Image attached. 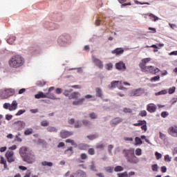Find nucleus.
Segmentation results:
<instances>
[{
  "mask_svg": "<svg viewBox=\"0 0 177 177\" xmlns=\"http://www.w3.org/2000/svg\"><path fill=\"white\" fill-rule=\"evenodd\" d=\"M123 154L124 157H126L128 162H130L131 164H138V159H136V156H135V153H133V150L124 149L123 150Z\"/></svg>",
  "mask_w": 177,
  "mask_h": 177,
  "instance_id": "f03ea898",
  "label": "nucleus"
},
{
  "mask_svg": "<svg viewBox=\"0 0 177 177\" xmlns=\"http://www.w3.org/2000/svg\"><path fill=\"white\" fill-rule=\"evenodd\" d=\"M41 164L42 167H53V163L52 162H48L46 160L42 161Z\"/></svg>",
  "mask_w": 177,
  "mask_h": 177,
  "instance_id": "7c9ffc66",
  "label": "nucleus"
},
{
  "mask_svg": "<svg viewBox=\"0 0 177 177\" xmlns=\"http://www.w3.org/2000/svg\"><path fill=\"white\" fill-rule=\"evenodd\" d=\"M15 125H16L18 131H21L26 128V123L24 121L19 120L15 122Z\"/></svg>",
  "mask_w": 177,
  "mask_h": 177,
  "instance_id": "4468645a",
  "label": "nucleus"
},
{
  "mask_svg": "<svg viewBox=\"0 0 177 177\" xmlns=\"http://www.w3.org/2000/svg\"><path fill=\"white\" fill-rule=\"evenodd\" d=\"M147 110L149 113H154L157 110V106L154 104H149L147 105Z\"/></svg>",
  "mask_w": 177,
  "mask_h": 177,
  "instance_id": "f3484780",
  "label": "nucleus"
},
{
  "mask_svg": "<svg viewBox=\"0 0 177 177\" xmlns=\"http://www.w3.org/2000/svg\"><path fill=\"white\" fill-rule=\"evenodd\" d=\"M65 142L66 143H71L72 146H77V143L75 142V141H74V140L67 139Z\"/></svg>",
  "mask_w": 177,
  "mask_h": 177,
  "instance_id": "a19ab883",
  "label": "nucleus"
},
{
  "mask_svg": "<svg viewBox=\"0 0 177 177\" xmlns=\"http://www.w3.org/2000/svg\"><path fill=\"white\" fill-rule=\"evenodd\" d=\"M135 142H136L135 146L143 145V142L142 141V140L139 137H136Z\"/></svg>",
  "mask_w": 177,
  "mask_h": 177,
  "instance_id": "473e14b6",
  "label": "nucleus"
},
{
  "mask_svg": "<svg viewBox=\"0 0 177 177\" xmlns=\"http://www.w3.org/2000/svg\"><path fill=\"white\" fill-rule=\"evenodd\" d=\"M79 97H81V93L78 91H75L73 93H71V95L68 96V99H78Z\"/></svg>",
  "mask_w": 177,
  "mask_h": 177,
  "instance_id": "a211bd4d",
  "label": "nucleus"
},
{
  "mask_svg": "<svg viewBox=\"0 0 177 177\" xmlns=\"http://www.w3.org/2000/svg\"><path fill=\"white\" fill-rule=\"evenodd\" d=\"M80 158H82V160H86V158H88V155H86V153H82L80 155Z\"/></svg>",
  "mask_w": 177,
  "mask_h": 177,
  "instance_id": "338daca9",
  "label": "nucleus"
},
{
  "mask_svg": "<svg viewBox=\"0 0 177 177\" xmlns=\"http://www.w3.org/2000/svg\"><path fill=\"white\" fill-rule=\"evenodd\" d=\"M24 113H26V109H21L18 111L15 115H21L22 114H24Z\"/></svg>",
  "mask_w": 177,
  "mask_h": 177,
  "instance_id": "052dcab7",
  "label": "nucleus"
},
{
  "mask_svg": "<svg viewBox=\"0 0 177 177\" xmlns=\"http://www.w3.org/2000/svg\"><path fill=\"white\" fill-rule=\"evenodd\" d=\"M134 127L141 126L142 131L146 132L147 131V122L145 120H138L137 123L133 124Z\"/></svg>",
  "mask_w": 177,
  "mask_h": 177,
  "instance_id": "0eeeda50",
  "label": "nucleus"
},
{
  "mask_svg": "<svg viewBox=\"0 0 177 177\" xmlns=\"http://www.w3.org/2000/svg\"><path fill=\"white\" fill-rule=\"evenodd\" d=\"M167 132L169 135H170L171 136H173V138H177V126L174 125L170 127L168 129Z\"/></svg>",
  "mask_w": 177,
  "mask_h": 177,
  "instance_id": "9b49d317",
  "label": "nucleus"
},
{
  "mask_svg": "<svg viewBox=\"0 0 177 177\" xmlns=\"http://www.w3.org/2000/svg\"><path fill=\"white\" fill-rule=\"evenodd\" d=\"M172 160V158L169 157V155H166L165 156V161L167 162H171Z\"/></svg>",
  "mask_w": 177,
  "mask_h": 177,
  "instance_id": "3c124183",
  "label": "nucleus"
},
{
  "mask_svg": "<svg viewBox=\"0 0 177 177\" xmlns=\"http://www.w3.org/2000/svg\"><path fill=\"white\" fill-rule=\"evenodd\" d=\"M73 135H74V131H68L66 130H62L60 131V138L62 139L70 138V136H73Z\"/></svg>",
  "mask_w": 177,
  "mask_h": 177,
  "instance_id": "9d476101",
  "label": "nucleus"
},
{
  "mask_svg": "<svg viewBox=\"0 0 177 177\" xmlns=\"http://www.w3.org/2000/svg\"><path fill=\"white\" fill-rule=\"evenodd\" d=\"M78 74H82L84 73V67L76 68Z\"/></svg>",
  "mask_w": 177,
  "mask_h": 177,
  "instance_id": "6e6d98bb",
  "label": "nucleus"
},
{
  "mask_svg": "<svg viewBox=\"0 0 177 177\" xmlns=\"http://www.w3.org/2000/svg\"><path fill=\"white\" fill-rule=\"evenodd\" d=\"M3 109H6V110H9V109H10V103H5L3 104Z\"/></svg>",
  "mask_w": 177,
  "mask_h": 177,
  "instance_id": "69168bd1",
  "label": "nucleus"
},
{
  "mask_svg": "<svg viewBox=\"0 0 177 177\" xmlns=\"http://www.w3.org/2000/svg\"><path fill=\"white\" fill-rule=\"evenodd\" d=\"M0 164L3 165L5 169H8V165L6 164V160H5V158H3V156H1L0 158Z\"/></svg>",
  "mask_w": 177,
  "mask_h": 177,
  "instance_id": "c756f323",
  "label": "nucleus"
},
{
  "mask_svg": "<svg viewBox=\"0 0 177 177\" xmlns=\"http://www.w3.org/2000/svg\"><path fill=\"white\" fill-rule=\"evenodd\" d=\"M151 58L148 57V58H144L142 59L141 62L140 63L139 66L140 68H141L142 71H143V70H145L147 66H146V64H147V63H149V62H151Z\"/></svg>",
  "mask_w": 177,
  "mask_h": 177,
  "instance_id": "ddd939ff",
  "label": "nucleus"
},
{
  "mask_svg": "<svg viewBox=\"0 0 177 177\" xmlns=\"http://www.w3.org/2000/svg\"><path fill=\"white\" fill-rule=\"evenodd\" d=\"M136 154L137 156H142V149L138 148L136 149Z\"/></svg>",
  "mask_w": 177,
  "mask_h": 177,
  "instance_id": "0e129e2a",
  "label": "nucleus"
},
{
  "mask_svg": "<svg viewBox=\"0 0 177 177\" xmlns=\"http://www.w3.org/2000/svg\"><path fill=\"white\" fill-rule=\"evenodd\" d=\"M81 127H82V123L81 122V120H76L75 121L74 127L75 128H81Z\"/></svg>",
  "mask_w": 177,
  "mask_h": 177,
  "instance_id": "72a5a7b5",
  "label": "nucleus"
},
{
  "mask_svg": "<svg viewBox=\"0 0 177 177\" xmlns=\"http://www.w3.org/2000/svg\"><path fill=\"white\" fill-rule=\"evenodd\" d=\"M46 98L51 99L52 100H59V98H57L56 95H55V94L49 91H48V93H46Z\"/></svg>",
  "mask_w": 177,
  "mask_h": 177,
  "instance_id": "6ab92c4d",
  "label": "nucleus"
},
{
  "mask_svg": "<svg viewBox=\"0 0 177 177\" xmlns=\"http://www.w3.org/2000/svg\"><path fill=\"white\" fill-rule=\"evenodd\" d=\"M151 82H156V81H160V75L155 76L151 78Z\"/></svg>",
  "mask_w": 177,
  "mask_h": 177,
  "instance_id": "09e8293b",
  "label": "nucleus"
},
{
  "mask_svg": "<svg viewBox=\"0 0 177 177\" xmlns=\"http://www.w3.org/2000/svg\"><path fill=\"white\" fill-rule=\"evenodd\" d=\"M113 149H114V146L113 145H109L108 146V151L111 156H113Z\"/></svg>",
  "mask_w": 177,
  "mask_h": 177,
  "instance_id": "a18cd8bd",
  "label": "nucleus"
},
{
  "mask_svg": "<svg viewBox=\"0 0 177 177\" xmlns=\"http://www.w3.org/2000/svg\"><path fill=\"white\" fill-rule=\"evenodd\" d=\"M70 92H73V89H69V90H64L63 94L64 95V96H68Z\"/></svg>",
  "mask_w": 177,
  "mask_h": 177,
  "instance_id": "bf43d9fd",
  "label": "nucleus"
},
{
  "mask_svg": "<svg viewBox=\"0 0 177 177\" xmlns=\"http://www.w3.org/2000/svg\"><path fill=\"white\" fill-rule=\"evenodd\" d=\"M41 127H48V125H49V122L47 120H43L41 122Z\"/></svg>",
  "mask_w": 177,
  "mask_h": 177,
  "instance_id": "864d4df0",
  "label": "nucleus"
},
{
  "mask_svg": "<svg viewBox=\"0 0 177 177\" xmlns=\"http://www.w3.org/2000/svg\"><path fill=\"white\" fill-rule=\"evenodd\" d=\"M158 165L154 164L151 165V169L153 172H158Z\"/></svg>",
  "mask_w": 177,
  "mask_h": 177,
  "instance_id": "ea45409f",
  "label": "nucleus"
},
{
  "mask_svg": "<svg viewBox=\"0 0 177 177\" xmlns=\"http://www.w3.org/2000/svg\"><path fill=\"white\" fill-rule=\"evenodd\" d=\"M68 124H70V125H74L75 124V119L74 118L68 119Z\"/></svg>",
  "mask_w": 177,
  "mask_h": 177,
  "instance_id": "4d7b16f0",
  "label": "nucleus"
},
{
  "mask_svg": "<svg viewBox=\"0 0 177 177\" xmlns=\"http://www.w3.org/2000/svg\"><path fill=\"white\" fill-rule=\"evenodd\" d=\"M106 70L110 71V70H111L113 68V64H111V63L106 64Z\"/></svg>",
  "mask_w": 177,
  "mask_h": 177,
  "instance_id": "13d9d810",
  "label": "nucleus"
},
{
  "mask_svg": "<svg viewBox=\"0 0 177 177\" xmlns=\"http://www.w3.org/2000/svg\"><path fill=\"white\" fill-rule=\"evenodd\" d=\"M159 138L161 140H163L164 145H168V138H167V135L162 133L161 131L159 132Z\"/></svg>",
  "mask_w": 177,
  "mask_h": 177,
  "instance_id": "4be33fe9",
  "label": "nucleus"
},
{
  "mask_svg": "<svg viewBox=\"0 0 177 177\" xmlns=\"http://www.w3.org/2000/svg\"><path fill=\"white\" fill-rule=\"evenodd\" d=\"M25 162H27L29 165H32L35 162L37 158L35 157V154L34 153L30 152L26 156H25L22 159Z\"/></svg>",
  "mask_w": 177,
  "mask_h": 177,
  "instance_id": "20e7f679",
  "label": "nucleus"
},
{
  "mask_svg": "<svg viewBox=\"0 0 177 177\" xmlns=\"http://www.w3.org/2000/svg\"><path fill=\"white\" fill-rule=\"evenodd\" d=\"M96 97H103V90L100 87L95 88Z\"/></svg>",
  "mask_w": 177,
  "mask_h": 177,
  "instance_id": "412c9836",
  "label": "nucleus"
},
{
  "mask_svg": "<svg viewBox=\"0 0 177 177\" xmlns=\"http://www.w3.org/2000/svg\"><path fill=\"white\" fill-rule=\"evenodd\" d=\"M84 100H85V98L82 97V98H77V100H75L72 102V104L73 106H81V104H82V103H84Z\"/></svg>",
  "mask_w": 177,
  "mask_h": 177,
  "instance_id": "5701e85b",
  "label": "nucleus"
},
{
  "mask_svg": "<svg viewBox=\"0 0 177 177\" xmlns=\"http://www.w3.org/2000/svg\"><path fill=\"white\" fill-rule=\"evenodd\" d=\"M120 122H122V119L120 118H115L111 121L112 125H117L118 124H120Z\"/></svg>",
  "mask_w": 177,
  "mask_h": 177,
  "instance_id": "393cba45",
  "label": "nucleus"
},
{
  "mask_svg": "<svg viewBox=\"0 0 177 177\" xmlns=\"http://www.w3.org/2000/svg\"><path fill=\"white\" fill-rule=\"evenodd\" d=\"M33 130L32 129L30 128V129H27L26 130H25L24 131V135H31L32 134Z\"/></svg>",
  "mask_w": 177,
  "mask_h": 177,
  "instance_id": "49530a36",
  "label": "nucleus"
},
{
  "mask_svg": "<svg viewBox=\"0 0 177 177\" xmlns=\"http://www.w3.org/2000/svg\"><path fill=\"white\" fill-rule=\"evenodd\" d=\"M90 169H91V171H94L95 172H97V169H96V166L95 165V162H91V165L90 166Z\"/></svg>",
  "mask_w": 177,
  "mask_h": 177,
  "instance_id": "37998d69",
  "label": "nucleus"
},
{
  "mask_svg": "<svg viewBox=\"0 0 177 177\" xmlns=\"http://www.w3.org/2000/svg\"><path fill=\"white\" fill-rule=\"evenodd\" d=\"M149 17L152 21H157V20H158V17H157L153 14H150Z\"/></svg>",
  "mask_w": 177,
  "mask_h": 177,
  "instance_id": "c03bdc74",
  "label": "nucleus"
},
{
  "mask_svg": "<svg viewBox=\"0 0 177 177\" xmlns=\"http://www.w3.org/2000/svg\"><path fill=\"white\" fill-rule=\"evenodd\" d=\"M15 142H18L19 143H21L23 142V139L21 138V133H18L15 138Z\"/></svg>",
  "mask_w": 177,
  "mask_h": 177,
  "instance_id": "cd10ccee",
  "label": "nucleus"
},
{
  "mask_svg": "<svg viewBox=\"0 0 177 177\" xmlns=\"http://www.w3.org/2000/svg\"><path fill=\"white\" fill-rule=\"evenodd\" d=\"M155 156L156 157V160H160V158H162V155L158 152H156Z\"/></svg>",
  "mask_w": 177,
  "mask_h": 177,
  "instance_id": "e2e57ef3",
  "label": "nucleus"
},
{
  "mask_svg": "<svg viewBox=\"0 0 177 177\" xmlns=\"http://www.w3.org/2000/svg\"><path fill=\"white\" fill-rule=\"evenodd\" d=\"M25 61L23 56L20 55H16L12 56L8 61V66L11 68H19L24 65Z\"/></svg>",
  "mask_w": 177,
  "mask_h": 177,
  "instance_id": "f257e3e1",
  "label": "nucleus"
},
{
  "mask_svg": "<svg viewBox=\"0 0 177 177\" xmlns=\"http://www.w3.org/2000/svg\"><path fill=\"white\" fill-rule=\"evenodd\" d=\"M176 89V88H175V86H172L171 88H169L168 89V93H169V95H172V93H174L175 92Z\"/></svg>",
  "mask_w": 177,
  "mask_h": 177,
  "instance_id": "8fccbe9b",
  "label": "nucleus"
},
{
  "mask_svg": "<svg viewBox=\"0 0 177 177\" xmlns=\"http://www.w3.org/2000/svg\"><path fill=\"white\" fill-rule=\"evenodd\" d=\"M88 117H89L91 120H97V114L95 113V112L90 113L88 114Z\"/></svg>",
  "mask_w": 177,
  "mask_h": 177,
  "instance_id": "4c0bfd02",
  "label": "nucleus"
},
{
  "mask_svg": "<svg viewBox=\"0 0 177 177\" xmlns=\"http://www.w3.org/2000/svg\"><path fill=\"white\" fill-rule=\"evenodd\" d=\"M123 111L124 112V113H129V114H131V113H133V110L132 109H129V108H124V109H123Z\"/></svg>",
  "mask_w": 177,
  "mask_h": 177,
  "instance_id": "603ef678",
  "label": "nucleus"
},
{
  "mask_svg": "<svg viewBox=\"0 0 177 177\" xmlns=\"http://www.w3.org/2000/svg\"><path fill=\"white\" fill-rule=\"evenodd\" d=\"M15 88H2L0 90V99L5 100L15 95Z\"/></svg>",
  "mask_w": 177,
  "mask_h": 177,
  "instance_id": "7ed1b4c3",
  "label": "nucleus"
},
{
  "mask_svg": "<svg viewBox=\"0 0 177 177\" xmlns=\"http://www.w3.org/2000/svg\"><path fill=\"white\" fill-rule=\"evenodd\" d=\"M105 169L106 172H109L110 174H113V172H114V167H107Z\"/></svg>",
  "mask_w": 177,
  "mask_h": 177,
  "instance_id": "de8ad7c7",
  "label": "nucleus"
},
{
  "mask_svg": "<svg viewBox=\"0 0 177 177\" xmlns=\"http://www.w3.org/2000/svg\"><path fill=\"white\" fill-rule=\"evenodd\" d=\"M115 172H122V171H124V167L121 166H117L114 168Z\"/></svg>",
  "mask_w": 177,
  "mask_h": 177,
  "instance_id": "79ce46f5",
  "label": "nucleus"
},
{
  "mask_svg": "<svg viewBox=\"0 0 177 177\" xmlns=\"http://www.w3.org/2000/svg\"><path fill=\"white\" fill-rule=\"evenodd\" d=\"M88 154H90L91 156H95V149L93 148H90L88 150Z\"/></svg>",
  "mask_w": 177,
  "mask_h": 177,
  "instance_id": "5fc2aeb1",
  "label": "nucleus"
},
{
  "mask_svg": "<svg viewBox=\"0 0 177 177\" xmlns=\"http://www.w3.org/2000/svg\"><path fill=\"white\" fill-rule=\"evenodd\" d=\"M31 151L26 147H21L19 149V154L22 159H24L28 154H30Z\"/></svg>",
  "mask_w": 177,
  "mask_h": 177,
  "instance_id": "6e6552de",
  "label": "nucleus"
},
{
  "mask_svg": "<svg viewBox=\"0 0 177 177\" xmlns=\"http://www.w3.org/2000/svg\"><path fill=\"white\" fill-rule=\"evenodd\" d=\"M15 41H16V37L10 36V37L7 39V43L9 44V45H13Z\"/></svg>",
  "mask_w": 177,
  "mask_h": 177,
  "instance_id": "2f4dec72",
  "label": "nucleus"
},
{
  "mask_svg": "<svg viewBox=\"0 0 177 177\" xmlns=\"http://www.w3.org/2000/svg\"><path fill=\"white\" fill-rule=\"evenodd\" d=\"M120 85H122V82L121 81H113L108 86L109 89H114V88H118Z\"/></svg>",
  "mask_w": 177,
  "mask_h": 177,
  "instance_id": "2eb2a0df",
  "label": "nucleus"
},
{
  "mask_svg": "<svg viewBox=\"0 0 177 177\" xmlns=\"http://www.w3.org/2000/svg\"><path fill=\"white\" fill-rule=\"evenodd\" d=\"M17 100H13L12 104L10 106L9 111H15V110L17 109Z\"/></svg>",
  "mask_w": 177,
  "mask_h": 177,
  "instance_id": "b1692460",
  "label": "nucleus"
},
{
  "mask_svg": "<svg viewBox=\"0 0 177 177\" xmlns=\"http://www.w3.org/2000/svg\"><path fill=\"white\" fill-rule=\"evenodd\" d=\"M78 147L80 150H86L89 149V145H88V144L81 143L78 145Z\"/></svg>",
  "mask_w": 177,
  "mask_h": 177,
  "instance_id": "c85d7f7f",
  "label": "nucleus"
},
{
  "mask_svg": "<svg viewBox=\"0 0 177 177\" xmlns=\"http://www.w3.org/2000/svg\"><path fill=\"white\" fill-rule=\"evenodd\" d=\"M64 154H66L68 157H70V156H72L73 155V147H70L68 149L65 150Z\"/></svg>",
  "mask_w": 177,
  "mask_h": 177,
  "instance_id": "f704fd0d",
  "label": "nucleus"
},
{
  "mask_svg": "<svg viewBox=\"0 0 177 177\" xmlns=\"http://www.w3.org/2000/svg\"><path fill=\"white\" fill-rule=\"evenodd\" d=\"M97 7L99 8H102V6H103V1L102 0H97Z\"/></svg>",
  "mask_w": 177,
  "mask_h": 177,
  "instance_id": "680f3d73",
  "label": "nucleus"
},
{
  "mask_svg": "<svg viewBox=\"0 0 177 177\" xmlns=\"http://www.w3.org/2000/svg\"><path fill=\"white\" fill-rule=\"evenodd\" d=\"M140 115L141 117H146V115H147V112H146V111H141L140 113Z\"/></svg>",
  "mask_w": 177,
  "mask_h": 177,
  "instance_id": "774afa93",
  "label": "nucleus"
},
{
  "mask_svg": "<svg viewBox=\"0 0 177 177\" xmlns=\"http://www.w3.org/2000/svg\"><path fill=\"white\" fill-rule=\"evenodd\" d=\"M143 93H145V89L142 88L133 89L130 92V96H140V95H143Z\"/></svg>",
  "mask_w": 177,
  "mask_h": 177,
  "instance_id": "1a4fd4ad",
  "label": "nucleus"
},
{
  "mask_svg": "<svg viewBox=\"0 0 177 177\" xmlns=\"http://www.w3.org/2000/svg\"><path fill=\"white\" fill-rule=\"evenodd\" d=\"M75 175L78 177H86V173L82 170H77Z\"/></svg>",
  "mask_w": 177,
  "mask_h": 177,
  "instance_id": "bb28decb",
  "label": "nucleus"
},
{
  "mask_svg": "<svg viewBox=\"0 0 177 177\" xmlns=\"http://www.w3.org/2000/svg\"><path fill=\"white\" fill-rule=\"evenodd\" d=\"M47 131L48 132H57L59 131V129H57V128H56L55 127L50 126L47 128Z\"/></svg>",
  "mask_w": 177,
  "mask_h": 177,
  "instance_id": "e433bc0d",
  "label": "nucleus"
},
{
  "mask_svg": "<svg viewBox=\"0 0 177 177\" xmlns=\"http://www.w3.org/2000/svg\"><path fill=\"white\" fill-rule=\"evenodd\" d=\"M167 93H168V91L165 89V90H162V91H159L158 93H156L155 95L156 96H160L161 95H167Z\"/></svg>",
  "mask_w": 177,
  "mask_h": 177,
  "instance_id": "58836bf2",
  "label": "nucleus"
},
{
  "mask_svg": "<svg viewBox=\"0 0 177 177\" xmlns=\"http://www.w3.org/2000/svg\"><path fill=\"white\" fill-rule=\"evenodd\" d=\"M115 68L117 70H122V71H125L127 67L125 66V64L122 62H119L115 64Z\"/></svg>",
  "mask_w": 177,
  "mask_h": 177,
  "instance_id": "dca6fc26",
  "label": "nucleus"
},
{
  "mask_svg": "<svg viewBox=\"0 0 177 177\" xmlns=\"http://www.w3.org/2000/svg\"><path fill=\"white\" fill-rule=\"evenodd\" d=\"M144 73H151V74H157L160 73V69L153 66H147L145 69L142 70Z\"/></svg>",
  "mask_w": 177,
  "mask_h": 177,
  "instance_id": "39448f33",
  "label": "nucleus"
},
{
  "mask_svg": "<svg viewBox=\"0 0 177 177\" xmlns=\"http://www.w3.org/2000/svg\"><path fill=\"white\" fill-rule=\"evenodd\" d=\"M124 48H115V50H112L111 53L113 55H116V56H118L119 55H122L124 53Z\"/></svg>",
  "mask_w": 177,
  "mask_h": 177,
  "instance_id": "aec40b11",
  "label": "nucleus"
},
{
  "mask_svg": "<svg viewBox=\"0 0 177 177\" xmlns=\"http://www.w3.org/2000/svg\"><path fill=\"white\" fill-rule=\"evenodd\" d=\"M92 60L94 64L98 67V68H103V62L96 57L95 55H92Z\"/></svg>",
  "mask_w": 177,
  "mask_h": 177,
  "instance_id": "f8f14e48",
  "label": "nucleus"
},
{
  "mask_svg": "<svg viewBox=\"0 0 177 177\" xmlns=\"http://www.w3.org/2000/svg\"><path fill=\"white\" fill-rule=\"evenodd\" d=\"M97 138H99V136L97 134L87 136V139H88L89 140H95V139H97Z\"/></svg>",
  "mask_w": 177,
  "mask_h": 177,
  "instance_id": "c9c22d12",
  "label": "nucleus"
},
{
  "mask_svg": "<svg viewBox=\"0 0 177 177\" xmlns=\"http://www.w3.org/2000/svg\"><path fill=\"white\" fill-rule=\"evenodd\" d=\"M6 157L8 162H15V160H16L13 151H8L6 153Z\"/></svg>",
  "mask_w": 177,
  "mask_h": 177,
  "instance_id": "423d86ee",
  "label": "nucleus"
},
{
  "mask_svg": "<svg viewBox=\"0 0 177 177\" xmlns=\"http://www.w3.org/2000/svg\"><path fill=\"white\" fill-rule=\"evenodd\" d=\"M35 99H45L46 98V93L39 91L37 94L35 95Z\"/></svg>",
  "mask_w": 177,
  "mask_h": 177,
  "instance_id": "a878e982",
  "label": "nucleus"
}]
</instances>
